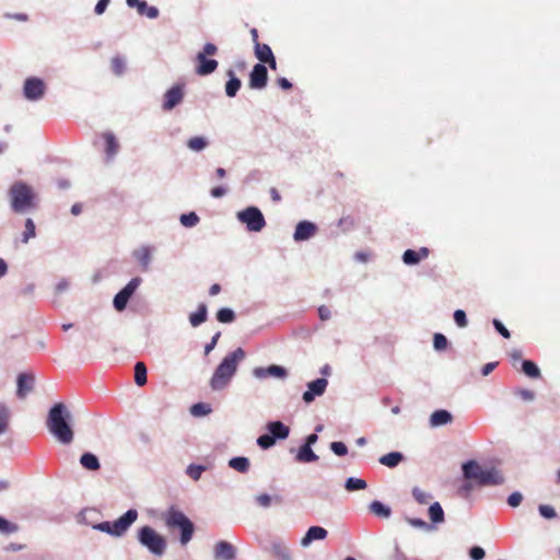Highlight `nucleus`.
Returning <instances> with one entry per match:
<instances>
[{
    "mask_svg": "<svg viewBox=\"0 0 560 560\" xmlns=\"http://www.w3.org/2000/svg\"><path fill=\"white\" fill-rule=\"evenodd\" d=\"M72 415L68 407L62 402L55 404L46 420L49 433L60 443L70 444L73 441L74 433L71 428Z\"/></svg>",
    "mask_w": 560,
    "mask_h": 560,
    "instance_id": "1",
    "label": "nucleus"
},
{
    "mask_svg": "<svg viewBox=\"0 0 560 560\" xmlns=\"http://www.w3.org/2000/svg\"><path fill=\"white\" fill-rule=\"evenodd\" d=\"M244 358L245 351L242 348H237L229 353L215 369L211 377L210 385L212 389H223L235 374L238 363L243 361Z\"/></svg>",
    "mask_w": 560,
    "mask_h": 560,
    "instance_id": "2",
    "label": "nucleus"
},
{
    "mask_svg": "<svg viewBox=\"0 0 560 560\" xmlns=\"http://www.w3.org/2000/svg\"><path fill=\"white\" fill-rule=\"evenodd\" d=\"M463 472L466 479L475 480L481 486H493L503 482V478L497 469H485L475 460L465 463Z\"/></svg>",
    "mask_w": 560,
    "mask_h": 560,
    "instance_id": "3",
    "label": "nucleus"
},
{
    "mask_svg": "<svg viewBox=\"0 0 560 560\" xmlns=\"http://www.w3.org/2000/svg\"><path fill=\"white\" fill-rule=\"evenodd\" d=\"M11 206L18 213L35 208L36 196L33 189L22 182L14 183L10 188Z\"/></svg>",
    "mask_w": 560,
    "mask_h": 560,
    "instance_id": "4",
    "label": "nucleus"
},
{
    "mask_svg": "<svg viewBox=\"0 0 560 560\" xmlns=\"http://www.w3.org/2000/svg\"><path fill=\"white\" fill-rule=\"evenodd\" d=\"M163 520L168 528H178L180 530V544L183 546L187 545L191 540L195 526L182 511L171 508L164 514Z\"/></svg>",
    "mask_w": 560,
    "mask_h": 560,
    "instance_id": "5",
    "label": "nucleus"
},
{
    "mask_svg": "<svg viewBox=\"0 0 560 560\" xmlns=\"http://www.w3.org/2000/svg\"><path fill=\"white\" fill-rule=\"evenodd\" d=\"M138 512L136 510H128L115 522H102L93 525V528L106 533L114 537H121L126 534L129 527L137 521Z\"/></svg>",
    "mask_w": 560,
    "mask_h": 560,
    "instance_id": "6",
    "label": "nucleus"
},
{
    "mask_svg": "<svg viewBox=\"0 0 560 560\" xmlns=\"http://www.w3.org/2000/svg\"><path fill=\"white\" fill-rule=\"evenodd\" d=\"M138 541L152 555L161 557L166 550V539L150 526H143L138 530Z\"/></svg>",
    "mask_w": 560,
    "mask_h": 560,
    "instance_id": "7",
    "label": "nucleus"
},
{
    "mask_svg": "<svg viewBox=\"0 0 560 560\" xmlns=\"http://www.w3.org/2000/svg\"><path fill=\"white\" fill-rule=\"evenodd\" d=\"M217 52L218 47L212 43H207L202 50L197 54L196 61L198 65L195 71L198 75H208L217 70L218 61L207 58V56H214Z\"/></svg>",
    "mask_w": 560,
    "mask_h": 560,
    "instance_id": "8",
    "label": "nucleus"
},
{
    "mask_svg": "<svg viewBox=\"0 0 560 560\" xmlns=\"http://www.w3.org/2000/svg\"><path fill=\"white\" fill-rule=\"evenodd\" d=\"M237 219L246 225L249 232H260L266 225L261 211L256 207H248L237 212Z\"/></svg>",
    "mask_w": 560,
    "mask_h": 560,
    "instance_id": "9",
    "label": "nucleus"
},
{
    "mask_svg": "<svg viewBox=\"0 0 560 560\" xmlns=\"http://www.w3.org/2000/svg\"><path fill=\"white\" fill-rule=\"evenodd\" d=\"M24 96L30 101H37L43 97L45 93V84L38 78H28L24 82L23 88Z\"/></svg>",
    "mask_w": 560,
    "mask_h": 560,
    "instance_id": "10",
    "label": "nucleus"
},
{
    "mask_svg": "<svg viewBox=\"0 0 560 560\" xmlns=\"http://www.w3.org/2000/svg\"><path fill=\"white\" fill-rule=\"evenodd\" d=\"M328 385V381L326 378H317L307 384V390L303 394V400L306 404H311L314 401L315 397L322 396Z\"/></svg>",
    "mask_w": 560,
    "mask_h": 560,
    "instance_id": "11",
    "label": "nucleus"
},
{
    "mask_svg": "<svg viewBox=\"0 0 560 560\" xmlns=\"http://www.w3.org/2000/svg\"><path fill=\"white\" fill-rule=\"evenodd\" d=\"M267 68L261 63L255 65L249 75V86L257 90L264 89L267 84Z\"/></svg>",
    "mask_w": 560,
    "mask_h": 560,
    "instance_id": "12",
    "label": "nucleus"
},
{
    "mask_svg": "<svg viewBox=\"0 0 560 560\" xmlns=\"http://www.w3.org/2000/svg\"><path fill=\"white\" fill-rule=\"evenodd\" d=\"M35 377L32 374L21 373L16 378V396L24 399L34 389Z\"/></svg>",
    "mask_w": 560,
    "mask_h": 560,
    "instance_id": "13",
    "label": "nucleus"
},
{
    "mask_svg": "<svg viewBox=\"0 0 560 560\" xmlns=\"http://www.w3.org/2000/svg\"><path fill=\"white\" fill-rule=\"evenodd\" d=\"M268 551L277 560H292L290 548L282 539H273L268 547Z\"/></svg>",
    "mask_w": 560,
    "mask_h": 560,
    "instance_id": "14",
    "label": "nucleus"
},
{
    "mask_svg": "<svg viewBox=\"0 0 560 560\" xmlns=\"http://www.w3.org/2000/svg\"><path fill=\"white\" fill-rule=\"evenodd\" d=\"M213 552L215 560H234L236 556L234 546L225 540L217 542Z\"/></svg>",
    "mask_w": 560,
    "mask_h": 560,
    "instance_id": "15",
    "label": "nucleus"
},
{
    "mask_svg": "<svg viewBox=\"0 0 560 560\" xmlns=\"http://www.w3.org/2000/svg\"><path fill=\"white\" fill-rule=\"evenodd\" d=\"M184 97L183 88L179 85L173 86L165 93V101L163 104V108L165 110L173 109L176 105H178Z\"/></svg>",
    "mask_w": 560,
    "mask_h": 560,
    "instance_id": "16",
    "label": "nucleus"
},
{
    "mask_svg": "<svg viewBox=\"0 0 560 560\" xmlns=\"http://www.w3.org/2000/svg\"><path fill=\"white\" fill-rule=\"evenodd\" d=\"M316 232V225L308 221H302L298 223L294 231V241H306L311 238Z\"/></svg>",
    "mask_w": 560,
    "mask_h": 560,
    "instance_id": "17",
    "label": "nucleus"
},
{
    "mask_svg": "<svg viewBox=\"0 0 560 560\" xmlns=\"http://www.w3.org/2000/svg\"><path fill=\"white\" fill-rule=\"evenodd\" d=\"M328 532L320 526H312L307 529L304 537L301 539V546L306 548L308 547L314 540H323L327 537Z\"/></svg>",
    "mask_w": 560,
    "mask_h": 560,
    "instance_id": "18",
    "label": "nucleus"
},
{
    "mask_svg": "<svg viewBox=\"0 0 560 560\" xmlns=\"http://www.w3.org/2000/svg\"><path fill=\"white\" fill-rule=\"evenodd\" d=\"M253 374L257 378H265L268 376L282 378L287 375V371L284 368L279 365H270L268 368H256L253 371Z\"/></svg>",
    "mask_w": 560,
    "mask_h": 560,
    "instance_id": "19",
    "label": "nucleus"
},
{
    "mask_svg": "<svg viewBox=\"0 0 560 560\" xmlns=\"http://www.w3.org/2000/svg\"><path fill=\"white\" fill-rule=\"evenodd\" d=\"M268 432L277 440H284L289 436L290 429L281 421H271L267 424Z\"/></svg>",
    "mask_w": 560,
    "mask_h": 560,
    "instance_id": "20",
    "label": "nucleus"
},
{
    "mask_svg": "<svg viewBox=\"0 0 560 560\" xmlns=\"http://www.w3.org/2000/svg\"><path fill=\"white\" fill-rule=\"evenodd\" d=\"M153 248L150 246H142L136 250H133V257L140 262L143 270H148L151 258H152Z\"/></svg>",
    "mask_w": 560,
    "mask_h": 560,
    "instance_id": "21",
    "label": "nucleus"
},
{
    "mask_svg": "<svg viewBox=\"0 0 560 560\" xmlns=\"http://www.w3.org/2000/svg\"><path fill=\"white\" fill-rule=\"evenodd\" d=\"M453 417L447 410H436L430 416V425L432 428L441 427L450 423Z\"/></svg>",
    "mask_w": 560,
    "mask_h": 560,
    "instance_id": "22",
    "label": "nucleus"
},
{
    "mask_svg": "<svg viewBox=\"0 0 560 560\" xmlns=\"http://www.w3.org/2000/svg\"><path fill=\"white\" fill-rule=\"evenodd\" d=\"M11 420V409L4 402H0V435L4 434L9 430Z\"/></svg>",
    "mask_w": 560,
    "mask_h": 560,
    "instance_id": "23",
    "label": "nucleus"
},
{
    "mask_svg": "<svg viewBox=\"0 0 560 560\" xmlns=\"http://www.w3.org/2000/svg\"><path fill=\"white\" fill-rule=\"evenodd\" d=\"M318 456L313 452L308 445H302L298 452L296 460L300 463H312L316 462Z\"/></svg>",
    "mask_w": 560,
    "mask_h": 560,
    "instance_id": "24",
    "label": "nucleus"
},
{
    "mask_svg": "<svg viewBox=\"0 0 560 560\" xmlns=\"http://www.w3.org/2000/svg\"><path fill=\"white\" fill-rule=\"evenodd\" d=\"M80 464L88 470H97L100 468L98 458L92 453H84L80 458Z\"/></svg>",
    "mask_w": 560,
    "mask_h": 560,
    "instance_id": "25",
    "label": "nucleus"
},
{
    "mask_svg": "<svg viewBox=\"0 0 560 560\" xmlns=\"http://www.w3.org/2000/svg\"><path fill=\"white\" fill-rule=\"evenodd\" d=\"M402 458H404V456L401 453L392 452L386 455H383L380 458V463L384 466L393 468V467H396L402 460Z\"/></svg>",
    "mask_w": 560,
    "mask_h": 560,
    "instance_id": "26",
    "label": "nucleus"
},
{
    "mask_svg": "<svg viewBox=\"0 0 560 560\" xmlns=\"http://www.w3.org/2000/svg\"><path fill=\"white\" fill-rule=\"evenodd\" d=\"M255 55L257 59L261 62H266L268 59H271L273 54L271 48L267 44L256 43L255 45Z\"/></svg>",
    "mask_w": 560,
    "mask_h": 560,
    "instance_id": "27",
    "label": "nucleus"
},
{
    "mask_svg": "<svg viewBox=\"0 0 560 560\" xmlns=\"http://www.w3.org/2000/svg\"><path fill=\"white\" fill-rule=\"evenodd\" d=\"M429 517L434 524L444 522V511L439 502H434L429 508Z\"/></svg>",
    "mask_w": 560,
    "mask_h": 560,
    "instance_id": "28",
    "label": "nucleus"
},
{
    "mask_svg": "<svg viewBox=\"0 0 560 560\" xmlns=\"http://www.w3.org/2000/svg\"><path fill=\"white\" fill-rule=\"evenodd\" d=\"M104 139L106 142V154L108 158H113L114 155L117 154L119 144L112 132H106L104 135Z\"/></svg>",
    "mask_w": 560,
    "mask_h": 560,
    "instance_id": "29",
    "label": "nucleus"
},
{
    "mask_svg": "<svg viewBox=\"0 0 560 560\" xmlns=\"http://www.w3.org/2000/svg\"><path fill=\"white\" fill-rule=\"evenodd\" d=\"M207 319V306L206 304H200L197 312L192 313L189 316V322L191 326L197 327Z\"/></svg>",
    "mask_w": 560,
    "mask_h": 560,
    "instance_id": "30",
    "label": "nucleus"
},
{
    "mask_svg": "<svg viewBox=\"0 0 560 560\" xmlns=\"http://www.w3.org/2000/svg\"><path fill=\"white\" fill-rule=\"evenodd\" d=\"M230 80L225 84V93L229 97H234L241 88V80L232 71H229Z\"/></svg>",
    "mask_w": 560,
    "mask_h": 560,
    "instance_id": "31",
    "label": "nucleus"
},
{
    "mask_svg": "<svg viewBox=\"0 0 560 560\" xmlns=\"http://www.w3.org/2000/svg\"><path fill=\"white\" fill-rule=\"evenodd\" d=\"M229 466L238 472H247L249 469V460L247 457H233L230 459Z\"/></svg>",
    "mask_w": 560,
    "mask_h": 560,
    "instance_id": "32",
    "label": "nucleus"
},
{
    "mask_svg": "<svg viewBox=\"0 0 560 560\" xmlns=\"http://www.w3.org/2000/svg\"><path fill=\"white\" fill-rule=\"evenodd\" d=\"M257 504L261 508H269L271 505L272 502H276L278 504H280L282 502V499L281 497L279 495H276V497H271L267 493H261V494H258L256 498H255Z\"/></svg>",
    "mask_w": 560,
    "mask_h": 560,
    "instance_id": "33",
    "label": "nucleus"
},
{
    "mask_svg": "<svg viewBox=\"0 0 560 560\" xmlns=\"http://www.w3.org/2000/svg\"><path fill=\"white\" fill-rule=\"evenodd\" d=\"M135 382L138 386H143L147 383V368L142 362L136 363Z\"/></svg>",
    "mask_w": 560,
    "mask_h": 560,
    "instance_id": "34",
    "label": "nucleus"
},
{
    "mask_svg": "<svg viewBox=\"0 0 560 560\" xmlns=\"http://www.w3.org/2000/svg\"><path fill=\"white\" fill-rule=\"evenodd\" d=\"M370 511L377 516H382V517L390 516V509L380 501H373L370 504Z\"/></svg>",
    "mask_w": 560,
    "mask_h": 560,
    "instance_id": "35",
    "label": "nucleus"
},
{
    "mask_svg": "<svg viewBox=\"0 0 560 560\" xmlns=\"http://www.w3.org/2000/svg\"><path fill=\"white\" fill-rule=\"evenodd\" d=\"M368 487L365 480L350 477L346 480L345 488L347 491L363 490Z\"/></svg>",
    "mask_w": 560,
    "mask_h": 560,
    "instance_id": "36",
    "label": "nucleus"
},
{
    "mask_svg": "<svg viewBox=\"0 0 560 560\" xmlns=\"http://www.w3.org/2000/svg\"><path fill=\"white\" fill-rule=\"evenodd\" d=\"M138 13L141 15H147L150 19H155L159 15V10L155 7H149L145 1H140L138 3Z\"/></svg>",
    "mask_w": 560,
    "mask_h": 560,
    "instance_id": "37",
    "label": "nucleus"
},
{
    "mask_svg": "<svg viewBox=\"0 0 560 560\" xmlns=\"http://www.w3.org/2000/svg\"><path fill=\"white\" fill-rule=\"evenodd\" d=\"M19 530V525L0 516V534L10 535Z\"/></svg>",
    "mask_w": 560,
    "mask_h": 560,
    "instance_id": "38",
    "label": "nucleus"
},
{
    "mask_svg": "<svg viewBox=\"0 0 560 560\" xmlns=\"http://www.w3.org/2000/svg\"><path fill=\"white\" fill-rule=\"evenodd\" d=\"M207 145L208 141L203 137H194L187 142V147L196 152L202 151Z\"/></svg>",
    "mask_w": 560,
    "mask_h": 560,
    "instance_id": "39",
    "label": "nucleus"
},
{
    "mask_svg": "<svg viewBox=\"0 0 560 560\" xmlns=\"http://www.w3.org/2000/svg\"><path fill=\"white\" fill-rule=\"evenodd\" d=\"M412 497L419 504H428L431 500V494L419 487L412 489Z\"/></svg>",
    "mask_w": 560,
    "mask_h": 560,
    "instance_id": "40",
    "label": "nucleus"
},
{
    "mask_svg": "<svg viewBox=\"0 0 560 560\" xmlns=\"http://www.w3.org/2000/svg\"><path fill=\"white\" fill-rule=\"evenodd\" d=\"M211 411L209 405L203 402H198L191 406L190 412L195 417L207 416Z\"/></svg>",
    "mask_w": 560,
    "mask_h": 560,
    "instance_id": "41",
    "label": "nucleus"
},
{
    "mask_svg": "<svg viewBox=\"0 0 560 560\" xmlns=\"http://www.w3.org/2000/svg\"><path fill=\"white\" fill-rule=\"evenodd\" d=\"M180 223L186 228H192L199 222V218L195 212L182 214L179 218Z\"/></svg>",
    "mask_w": 560,
    "mask_h": 560,
    "instance_id": "42",
    "label": "nucleus"
},
{
    "mask_svg": "<svg viewBox=\"0 0 560 560\" xmlns=\"http://www.w3.org/2000/svg\"><path fill=\"white\" fill-rule=\"evenodd\" d=\"M523 372L529 377H538L540 374L537 365L534 362L527 360L523 362Z\"/></svg>",
    "mask_w": 560,
    "mask_h": 560,
    "instance_id": "43",
    "label": "nucleus"
},
{
    "mask_svg": "<svg viewBox=\"0 0 560 560\" xmlns=\"http://www.w3.org/2000/svg\"><path fill=\"white\" fill-rule=\"evenodd\" d=\"M35 237V224L32 219L25 221V231L23 233V243H27L30 238Z\"/></svg>",
    "mask_w": 560,
    "mask_h": 560,
    "instance_id": "44",
    "label": "nucleus"
},
{
    "mask_svg": "<svg viewBox=\"0 0 560 560\" xmlns=\"http://www.w3.org/2000/svg\"><path fill=\"white\" fill-rule=\"evenodd\" d=\"M402 260L406 265H416L420 261V254L412 249H407L402 255Z\"/></svg>",
    "mask_w": 560,
    "mask_h": 560,
    "instance_id": "45",
    "label": "nucleus"
},
{
    "mask_svg": "<svg viewBox=\"0 0 560 560\" xmlns=\"http://www.w3.org/2000/svg\"><path fill=\"white\" fill-rule=\"evenodd\" d=\"M141 281L142 280L139 277L131 279L127 283V285L121 290V292L130 298L133 294V292L137 290V288L140 285Z\"/></svg>",
    "mask_w": 560,
    "mask_h": 560,
    "instance_id": "46",
    "label": "nucleus"
},
{
    "mask_svg": "<svg viewBox=\"0 0 560 560\" xmlns=\"http://www.w3.org/2000/svg\"><path fill=\"white\" fill-rule=\"evenodd\" d=\"M217 319L221 323H231L234 320V312L230 308H221L217 313Z\"/></svg>",
    "mask_w": 560,
    "mask_h": 560,
    "instance_id": "47",
    "label": "nucleus"
},
{
    "mask_svg": "<svg viewBox=\"0 0 560 560\" xmlns=\"http://www.w3.org/2000/svg\"><path fill=\"white\" fill-rule=\"evenodd\" d=\"M275 443L276 439L270 433L262 434L257 439V444L264 450L271 447Z\"/></svg>",
    "mask_w": 560,
    "mask_h": 560,
    "instance_id": "48",
    "label": "nucleus"
},
{
    "mask_svg": "<svg viewBox=\"0 0 560 560\" xmlns=\"http://www.w3.org/2000/svg\"><path fill=\"white\" fill-rule=\"evenodd\" d=\"M130 298L127 296L126 294H124L121 291L118 292L115 298H114V306L117 311H122L125 310L127 303H128V300Z\"/></svg>",
    "mask_w": 560,
    "mask_h": 560,
    "instance_id": "49",
    "label": "nucleus"
},
{
    "mask_svg": "<svg viewBox=\"0 0 560 560\" xmlns=\"http://www.w3.org/2000/svg\"><path fill=\"white\" fill-rule=\"evenodd\" d=\"M434 349L438 351L444 350L447 346V339L442 334H435L433 338Z\"/></svg>",
    "mask_w": 560,
    "mask_h": 560,
    "instance_id": "50",
    "label": "nucleus"
},
{
    "mask_svg": "<svg viewBox=\"0 0 560 560\" xmlns=\"http://www.w3.org/2000/svg\"><path fill=\"white\" fill-rule=\"evenodd\" d=\"M205 470V467L203 466H199V465H190L188 466L187 468V475L194 479V480H198L202 474V471Z\"/></svg>",
    "mask_w": 560,
    "mask_h": 560,
    "instance_id": "51",
    "label": "nucleus"
},
{
    "mask_svg": "<svg viewBox=\"0 0 560 560\" xmlns=\"http://www.w3.org/2000/svg\"><path fill=\"white\" fill-rule=\"evenodd\" d=\"M407 523L409 525H411L412 527H416V528H419V529H422V530H430L431 529V526L427 522L421 520V518L408 517L407 518Z\"/></svg>",
    "mask_w": 560,
    "mask_h": 560,
    "instance_id": "52",
    "label": "nucleus"
},
{
    "mask_svg": "<svg viewBox=\"0 0 560 560\" xmlns=\"http://www.w3.org/2000/svg\"><path fill=\"white\" fill-rule=\"evenodd\" d=\"M125 60L119 58V57H115L112 59V69L113 71L117 74V75H120L122 74L124 70H125Z\"/></svg>",
    "mask_w": 560,
    "mask_h": 560,
    "instance_id": "53",
    "label": "nucleus"
},
{
    "mask_svg": "<svg viewBox=\"0 0 560 560\" xmlns=\"http://www.w3.org/2000/svg\"><path fill=\"white\" fill-rule=\"evenodd\" d=\"M330 450L338 456H345L348 453V447L342 442H332Z\"/></svg>",
    "mask_w": 560,
    "mask_h": 560,
    "instance_id": "54",
    "label": "nucleus"
},
{
    "mask_svg": "<svg viewBox=\"0 0 560 560\" xmlns=\"http://www.w3.org/2000/svg\"><path fill=\"white\" fill-rule=\"evenodd\" d=\"M539 513L545 518H555L556 517V511L551 505L541 504L538 508Z\"/></svg>",
    "mask_w": 560,
    "mask_h": 560,
    "instance_id": "55",
    "label": "nucleus"
},
{
    "mask_svg": "<svg viewBox=\"0 0 560 560\" xmlns=\"http://www.w3.org/2000/svg\"><path fill=\"white\" fill-rule=\"evenodd\" d=\"M454 320L457 324V326L464 328L467 326L468 322L466 318V313L462 310H457L454 313Z\"/></svg>",
    "mask_w": 560,
    "mask_h": 560,
    "instance_id": "56",
    "label": "nucleus"
},
{
    "mask_svg": "<svg viewBox=\"0 0 560 560\" xmlns=\"http://www.w3.org/2000/svg\"><path fill=\"white\" fill-rule=\"evenodd\" d=\"M522 500H523V495L521 492H513L508 498V504L512 508H516L521 504Z\"/></svg>",
    "mask_w": 560,
    "mask_h": 560,
    "instance_id": "57",
    "label": "nucleus"
},
{
    "mask_svg": "<svg viewBox=\"0 0 560 560\" xmlns=\"http://www.w3.org/2000/svg\"><path fill=\"white\" fill-rule=\"evenodd\" d=\"M469 555L472 560H482L486 553L481 547L476 546L470 549Z\"/></svg>",
    "mask_w": 560,
    "mask_h": 560,
    "instance_id": "58",
    "label": "nucleus"
},
{
    "mask_svg": "<svg viewBox=\"0 0 560 560\" xmlns=\"http://www.w3.org/2000/svg\"><path fill=\"white\" fill-rule=\"evenodd\" d=\"M493 325L495 327V329L504 337V338H510V331L504 327V325L498 320V319H494L493 320Z\"/></svg>",
    "mask_w": 560,
    "mask_h": 560,
    "instance_id": "59",
    "label": "nucleus"
},
{
    "mask_svg": "<svg viewBox=\"0 0 560 560\" xmlns=\"http://www.w3.org/2000/svg\"><path fill=\"white\" fill-rule=\"evenodd\" d=\"M110 0H98V2L96 3L95 5V13L101 15L105 12L108 3H109Z\"/></svg>",
    "mask_w": 560,
    "mask_h": 560,
    "instance_id": "60",
    "label": "nucleus"
},
{
    "mask_svg": "<svg viewBox=\"0 0 560 560\" xmlns=\"http://www.w3.org/2000/svg\"><path fill=\"white\" fill-rule=\"evenodd\" d=\"M517 394L521 396L522 399L526 401H532L535 398V394L528 389H520Z\"/></svg>",
    "mask_w": 560,
    "mask_h": 560,
    "instance_id": "61",
    "label": "nucleus"
},
{
    "mask_svg": "<svg viewBox=\"0 0 560 560\" xmlns=\"http://www.w3.org/2000/svg\"><path fill=\"white\" fill-rule=\"evenodd\" d=\"M318 315H319L322 320H327V319L330 318L331 313H330V310L327 306L323 305V306H320L318 308Z\"/></svg>",
    "mask_w": 560,
    "mask_h": 560,
    "instance_id": "62",
    "label": "nucleus"
},
{
    "mask_svg": "<svg viewBox=\"0 0 560 560\" xmlns=\"http://www.w3.org/2000/svg\"><path fill=\"white\" fill-rule=\"evenodd\" d=\"M226 194V189L222 186H218L211 189V196L213 198H221Z\"/></svg>",
    "mask_w": 560,
    "mask_h": 560,
    "instance_id": "63",
    "label": "nucleus"
},
{
    "mask_svg": "<svg viewBox=\"0 0 560 560\" xmlns=\"http://www.w3.org/2000/svg\"><path fill=\"white\" fill-rule=\"evenodd\" d=\"M68 288H69V282L63 279L57 283L56 291H57V293H62V292L67 291Z\"/></svg>",
    "mask_w": 560,
    "mask_h": 560,
    "instance_id": "64",
    "label": "nucleus"
}]
</instances>
